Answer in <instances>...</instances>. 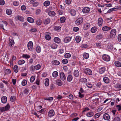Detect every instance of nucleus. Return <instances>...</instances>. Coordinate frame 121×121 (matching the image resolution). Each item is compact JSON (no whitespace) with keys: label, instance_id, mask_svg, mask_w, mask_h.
Returning <instances> with one entry per match:
<instances>
[{"label":"nucleus","instance_id":"obj_6","mask_svg":"<svg viewBox=\"0 0 121 121\" xmlns=\"http://www.w3.org/2000/svg\"><path fill=\"white\" fill-rule=\"evenodd\" d=\"M90 10V8L88 7H84L82 9V12L84 13H88Z\"/></svg>","mask_w":121,"mask_h":121},{"label":"nucleus","instance_id":"obj_18","mask_svg":"<svg viewBox=\"0 0 121 121\" xmlns=\"http://www.w3.org/2000/svg\"><path fill=\"white\" fill-rule=\"evenodd\" d=\"M105 70V67H102L99 69V72L100 73L102 74Z\"/></svg>","mask_w":121,"mask_h":121},{"label":"nucleus","instance_id":"obj_56","mask_svg":"<svg viewBox=\"0 0 121 121\" xmlns=\"http://www.w3.org/2000/svg\"><path fill=\"white\" fill-rule=\"evenodd\" d=\"M8 21L9 23L12 26H13L14 25V23L13 21L11 19H9L8 20Z\"/></svg>","mask_w":121,"mask_h":121},{"label":"nucleus","instance_id":"obj_27","mask_svg":"<svg viewBox=\"0 0 121 121\" xmlns=\"http://www.w3.org/2000/svg\"><path fill=\"white\" fill-rule=\"evenodd\" d=\"M114 87L117 89L121 88V84L119 83H117L114 85Z\"/></svg>","mask_w":121,"mask_h":121},{"label":"nucleus","instance_id":"obj_17","mask_svg":"<svg viewBox=\"0 0 121 121\" xmlns=\"http://www.w3.org/2000/svg\"><path fill=\"white\" fill-rule=\"evenodd\" d=\"M111 28L110 27L107 26H105L103 27L102 28V30L104 31H106L109 30Z\"/></svg>","mask_w":121,"mask_h":121},{"label":"nucleus","instance_id":"obj_24","mask_svg":"<svg viewBox=\"0 0 121 121\" xmlns=\"http://www.w3.org/2000/svg\"><path fill=\"white\" fill-rule=\"evenodd\" d=\"M97 28L95 26L92 27L91 29V31L92 33H95L97 30Z\"/></svg>","mask_w":121,"mask_h":121},{"label":"nucleus","instance_id":"obj_35","mask_svg":"<svg viewBox=\"0 0 121 121\" xmlns=\"http://www.w3.org/2000/svg\"><path fill=\"white\" fill-rule=\"evenodd\" d=\"M36 50L37 52L38 53H39L41 51V49L39 46H38L36 47Z\"/></svg>","mask_w":121,"mask_h":121},{"label":"nucleus","instance_id":"obj_52","mask_svg":"<svg viewBox=\"0 0 121 121\" xmlns=\"http://www.w3.org/2000/svg\"><path fill=\"white\" fill-rule=\"evenodd\" d=\"M26 81L25 80H24L22 82V84L23 86H25L27 84Z\"/></svg>","mask_w":121,"mask_h":121},{"label":"nucleus","instance_id":"obj_63","mask_svg":"<svg viewBox=\"0 0 121 121\" xmlns=\"http://www.w3.org/2000/svg\"><path fill=\"white\" fill-rule=\"evenodd\" d=\"M41 12V10L40 9H38L36 10V13L37 15L39 14Z\"/></svg>","mask_w":121,"mask_h":121},{"label":"nucleus","instance_id":"obj_55","mask_svg":"<svg viewBox=\"0 0 121 121\" xmlns=\"http://www.w3.org/2000/svg\"><path fill=\"white\" fill-rule=\"evenodd\" d=\"M36 31V29L34 28H32L31 30H30V31L31 32H35Z\"/></svg>","mask_w":121,"mask_h":121},{"label":"nucleus","instance_id":"obj_46","mask_svg":"<svg viewBox=\"0 0 121 121\" xmlns=\"http://www.w3.org/2000/svg\"><path fill=\"white\" fill-rule=\"evenodd\" d=\"M56 82L58 86H61L62 84V82L60 80H57L56 81Z\"/></svg>","mask_w":121,"mask_h":121},{"label":"nucleus","instance_id":"obj_40","mask_svg":"<svg viewBox=\"0 0 121 121\" xmlns=\"http://www.w3.org/2000/svg\"><path fill=\"white\" fill-rule=\"evenodd\" d=\"M84 58L86 59L88 58L89 57V55L88 54L86 53H84L83 55Z\"/></svg>","mask_w":121,"mask_h":121},{"label":"nucleus","instance_id":"obj_28","mask_svg":"<svg viewBox=\"0 0 121 121\" xmlns=\"http://www.w3.org/2000/svg\"><path fill=\"white\" fill-rule=\"evenodd\" d=\"M28 21L30 23H33L34 22V20L33 18L30 17H28L27 19Z\"/></svg>","mask_w":121,"mask_h":121},{"label":"nucleus","instance_id":"obj_60","mask_svg":"<svg viewBox=\"0 0 121 121\" xmlns=\"http://www.w3.org/2000/svg\"><path fill=\"white\" fill-rule=\"evenodd\" d=\"M22 56L23 58H28L30 57L29 56L26 54H23Z\"/></svg>","mask_w":121,"mask_h":121},{"label":"nucleus","instance_id":"obj_38","mask_svg":"<svg viewBox=\"0 0 121 121\" xmlns=\"http://www.w3.org/2000/svg\"><path fill=\"white\" fill-rule=\"evenodd\" d=\"M58 73L57 71H54L52 73V75L54 77H56L58 76Z\"/></svg>","mask_w":121,"mask_h":121},{"label":"nucleus","instance_id":"obj_44","mask_svg":"<svg viewBox=\"0 0 121 121\" xmlns=\"http://www.w3.org/2000/svg\"><path fill=\"white\" fill-rule=\"evenodd\" d=\"M120 119L119 117H115L112 121H120Z\"/></svg>","mask_w":121,"mask_h":121},{"label":"nucleus","instance_id":"obj_21","mask_svg":"<svg viewBox=\"0 0 121 121\" xmlns=\"http://www.w3.org/2000/svg\"><path fill=\"white\" fill-rule=\"evenodd\" d=\"M54 40L55 42L57 43H60V39L57 37L54 38Z\"/></svg>","mask_w":121,"mask_h":121},{"label":"nucleus","instance_id":"obj_23","mask_svg":"<svg viewBox=\"0 0 121 121\" xmlns=\"http://www.w3.org/2000/svg\"><path fill=\"white\" fill-rule=\"evenodd\" d=\"M50 20L49 18H47L44 19L43 21V23L44 24H47L50 22Z\"/></svg>","mask_w":121,"mask_h":121},{"label":"nucleus","instance_id":"obj_64","mask_svg":"<svg viewBox=\"0 0 121 121\" xmlns=\"http://www.w3.org/2000/svg\"><path fill=\"white\" fill-rule=\"evenodd\" d=\"M118 39L119 41L121 42V34L118 35Z\"/></svg>","mask_w":121,"mask_h":121},{"label":"nucleus","instance_id":"obj_37","mask_svg":"<svg viewBox=\"0 0 121 121\" xmlns=\"http://www.w3.org/2000/svg\"><path fill=\"white\" fill-rule=\"evenodd\" d=\"M42 23V21L40 19H38L36 20V24L40 25H41Z\"/></svg>","mask_w":121,"mask_h":121},{"label":"nucleus","instance_id":"obj_5","mask_svg":"<svg viewBox=\"0 0 121 121\" xmlns=\"http://www.w3.org/2000/svg\"><path fill=\"white\" fill-rule=\"evenodd\" d=\"M102 58L103 60L106 61H108L110 60V56L104 54L102 56Z\"/></svg>","mask_w":121,"mask_h":121},{"label":"nucleus","instance_id":"obj_45","mask_svg":"<svg viewBox=\"0 0 121 121\" xmlns=\"http://www.w3.org/2000/svg\"><path fill=\"white\" fill-rule=\"evenodd\" d=\"M35 79V76H32L30 79V81L31 82H33Z\"/></svg>","mask_w":121,"mask_h":121},{"label":"nucleus","instance_id":"obj_41","mask_svg":"<svg viewBox=\"0 0 121 121\" xmlns=\"http://www.w3.org/2000/svg\"><path fill=\"white\" fill-rule=\"evenodd\" d=\"M17 17L18 20L21 21L23 22L24 21V18L20 16H18Z\"/></svg>","mask_w":121,"mask_h":121},{"label":"nucleus","instance_id":"obj_3","mask_svg":"<svg viewBox=\"0 0 121 121\" xmlns=\"http://www.w3.org/2000/svg\"><path fill=\"white\" fill-rule=\"evenodd\" d=\"M28 49L30 51H32L33 49V43L31 41H30L28 44Z\"/></svg>","mask_w":121,"mask_h":121},{"label":"nucleus","instance_id":"obj_8","mask_svg":"<svg viewBox=\"0 0 121 121\" xmlns=\"http://www.w3.org/2000/svg\"><path fill=\"white\" fill-rule=\"evenodd\" d=\"M84 71L85 73L86 74H88L91 75L92 74V71L89 69H86L84 70Z\"/></svg>","mask_w":121,"mask_h":121},{"label":"nucleus","instance_id":"obj_47","mask_svg":"<svg viewBox=\"0 0 121 121\" xmlns=\"http://www.w3.org/2000/svg\"><path fill=\"white\" fill-rule=\"evenodd\" d=\"M103 35L102 34H100L97 35L96 36V38L98 39H100L103 38Z\"/></svg>","mask_w":121,"mask_h":121},{"label":"nucleus","instance_id":"obj_50","mask_svg":"<svg viewBox=\"0 0 121 121\" xmlns=\"http://www.w3.org/2000/svg\"><path fill=\"white\" fill-rule=\"evenodd\" d=\"M45 38L46 39L48 40H49L51 39L50 36L48 35H46L45 36Z\"/></svg>","mask_w":121,"mask_h":121},{"label":"nucleus","instance_id":"obj_61","mask_svg":"<svg viewBox=\"0 0 121 121\" xmlns=\"http://www.w3.org/2000/svg\"><path fill=\"white\" fill-rule=\"evenodd\" d=\"M62 62L64 64H66L68 63V60L66 59H64L62 61Z\"/></svg>","mask_w":121,"mask_h":121},{"label":"nucleus","instance_id":"obj_33","mask_svg":"<svg viewBox=\"0 0 121 121\" xmlns=\"http://www.w3.org/2000/svg\"><path fill=\"white\" fill-rule=\"evenodd\" d=\"M81 40L80 37L79 36H77L75 38V40L77 43H79Z\"/></svg>","mask_w":121,"mask_h":121},{"label":"nucleus","instance_id":"obj_12","mask_svg":"<svg viewBox=\"0 0 121 121\" xmlns=\"http://www.w3.org/2000/svg\"><path fill=\"white\" fill-rule=\"evenodd\" d=\"M72 37H66L64 39V41L65 43H67L69 42L71 39Z\"/></svg>","mask_w":121,"mask_h":121},{"label":"nucleus","instance_id":"obj_22","mask_svg":"<svg viewBox=\"0 0 121 121\" xmlns=\"http://www.w3.org/2000/svg\"><path fill=\"white\" fill-rule=\"evenodd\" d=\"M104 81L106 83H108L109 82V79L107 77H104L103 78Z\"/></svg>","mask_w":121,"mask_h":121},{"label":"nucleus","instance_id":"obj_1","mask_svg":"<svg viewBox=\"0 0 121 121\" xmlns=\"http://www.w3.org/2000/svg\"><path fill=\"white\" fill-rule=\"evenodd\" d=\"M10 106L9 104H8L7 105L4 107H2L0 108V110L1 112H3L5 111L9 110L10 108Z\"/></svg>","mask_w":121,"mask_h":121},{"label":"nucleus","instance_id":"obj_13","mask_svg":"<svg viewBox=\"0 0 121 121\" xmlns=\"http://www.w3.org/2000/svg\"><path fill=\"white\" fill-rule=\"evenodd\" d=\"M2 103L4 104L7 101V98L5 96H3L1 99Z\"/></svg>","mask_w":121,"mask_h":121},{"label":"nucleus","instance_id":"obj_43","mask_svg":"<svg viewBox=\"0 0 121 121\" xmlns=\"http://www.w3.org/2000/svg\"><path fill=\"white\" fill-rule=\"evenodd\" d=\"M55 30L57 31H60L61 30V27L58 26H55L54 28Z\"/></svg>","mask_w":121,"mask_h":121},{"label":"nucleus","instance_id":"obj_51","mask_svg":"<svg viewBox=\"0 0 121 121\" xmlns=\"http://www.w3.org/2000/svg\"><path fill=\"white\" fill-rule=\"evenodd\" d=\"M11 71L9 69H6L5 71V74H8L10 73H11Z\"/></svg>","mask_w":121,"mask_h":121},{"label":"nucleus","instance_id":"obj_7","mask_svg":"<svg viewBox=\"0 0 121 121\" xmlns=\"http://www.w3.org/2000/svg\"><path fill=\"white\" fill-rule=\"evenodd\" d=\"M103 117L104 120L109 121V120L110 119V116L108 113H105L103 115Z\"/></svg>","mask_w":121,"mask_h":121},{"label":"nucleus","instance_id":"obj_15","mask_svg":"<svg viewBox=\"0 0 121 121\" xmlns=\"http://www.w3.org/2000/svg\"><path fill=\"white\" fill-rule=\"evenodd\" d=\"M73 75L76 77H78L79 75V73L78 70H75L73 73Z\"/></svg>","mask_w":121,"mask_h":121},{"label":"nucleus","instance_id":"obj_34","mask_svg":"<svg viewBox=\"0 0 121 121\" xmlns=\"http://www.w3.org/2000/svg\"><path fill=\"white\" fill-rule=\"evenodd\" d=\"M94 113L92 112H90L87 113L86 114V116L89 117H91L93 116Z\"/></svg>","mask_w":121,"mask_h":121},{"label":"nucleus","instance_id":"obj_26","mask_svg":"<svg viewBox=\"0 0 121 121\" xmlns=\"http://www.w3.org/2000/svg\"><path fill=\"white\" fill-rule=\"evenodd\" d=\"M9 46L11 47L13 44H14V42L13 39H9Z\"/></svg>","mask_w":121,"mask_h":121},{"label":"nucleus","instance_id":"obj_29","mask_svg":"<svg viewBox=\"0 0 121 121\" xmlns=\"http://www.w3.org/2000/svg\"><path fill=\"white\" fill-rule=\"evenodd\" d=\"M50 4V2L48 0H47L45 2L43 3L44 5L45 6H48Z\"/></svg>","mask_w":121,"mask_h":121},{"label":"nucleus","instance_id":"obj_54","mask_svg":"<svg viewBox=\"0 0 121 121\" xmlns=\"http://www.w3.org/2000/svg\"><path fill=\"white\" fill-rule=\"evenodd\" d=\"M6 13L8 15H10L12 13V11L11 10L9 9H7L6 10Z\"/></svg>","mask_w":121,"mask_h":121},{"label":"nucleus","instance_id":"obj_31","mask_svg":"<svg viewBox=\"0 0 121 121\" xmlns=\"http://www.w3.org/2000/svg\"><path fill=\"white\" fill-rule=\"evenodd\" d=\"M117 8H114L111 9L109 10L107 12V13H109L113 11H115L117 10Z\"/></svg>","mask_w":121,"mask_h":121},{"label":"nucleus","instance_id":"obj_11","mask_svg":"<svg viewBox=\"0 0 121 121\" xmlns=\"http://www.w3.org/2000/svg\"><path fill=\"white\" fill-rule=\"evenodd\" d=\"M60 79L62 80H64L66 79V77L64 73L61 72L60 74Z\"/></svg>","mask_w":121,"mask_h":121},{"label":"nucleus","instance_id":"obj_30","mask_svg":"<svg viewBox=\"0 0 121 121\" xmlns=\"http://www.w3.org/2000/svg\"><path fill=\"white\" fill-rule=\"evenodd\" d=\"M80 81L81 82L84 83H86L87 81L86 79L85 78H80Z\"/></svg>","mask_w":121,"mask_h":121},{"label":"nucleus","instance_id":"obj_20","mask_svg":"<svg viewBox=\"0 0 121 121\" xmlns=\"http://www.w3.org/2000/svg\"><path fill=\"white\" fill-rule=\"evenodd\" d=\"M115 64L116 66L118 67L121 66V63L119 61H116L115 62Z\"/></svg>","mask_w":121,"mask_h":121},{"label":"nucleus","instance_id":"obj_53","mask_svg":"<svg viewBox=\"0 0 121 121\" xmlns=\"http://www.w3.org/2000/svg\"><path fill=\"white\" fill-rule=\"evenodd\" d=\"M60 22L61 23H63L65 21V17H61L60 18Z\"/></svg>","mask_w":121,"mask_h":121},{"label":"nucleus","instance_id":"obj_14","mask_svg":"<svg viewBox=\"0 0 121 121\" xmlns=\"http://www.w3.org/2000/svg\"><path fill=\"white\" fill-rule=\"evenodd\" d=\"M90 27V24L88 23H86L84 25L83 28L84 30L87 29Z\"/></svg>","mask_w":121,"mask_h":121},{"label":"nucleus","instance_id":"obj_59","mask_svg":"<svg viewBox=\"0 0 121 121\" xmlns=\"http://www.w3.org/2000/svg\"><path fill=\"white\" fill-rule=\"evenodd\" d=\"M41 66L40 65H37L35 66V69L36 70L39 69L40 68Z\"/></svg>","mask_w":121,"mask_h":121},{"label":"nucleus","instance_id":"obj_9","mask_svg":"<svg viewBox=\"0 0 121 121\" xmlns=\"http://www.w3.org/2000/svg\"><path fill=\"white\" fill-rule=\"evenodd\" d=\"M55 112L53 110H50L48 113V116L50 117L53 116L54 115Z\"/></svg>","mask_w":121,"mask_h":121},{"label":"nucleus","instance_id":"obj_2","mask_svg":"<svg viewBox=\"0 0 121 121\" xmlns=\"http://www.w3.org/2000/svg\"><path fill=\"white\" fill-rule=\"evenodd\" d=\"M83 19L82 17H80L78 18L75 21V23L77 25L81 24L83 22Z\"/></svg>","mask_w":121,"mask_h":121},{"label":"nucleus","instance_id":"obj_48","mask_svg":"<svg viewBox=\"0 0 121 121\" xmlns=\"http://www.w3.org/2000/svg\"><path fill=\"white\" fill-rule=\"evenodd\" d=\"M15 96H13L11 97L10 98V100L11 101L13 102L15 101Z\"/></svg>","mask_w":121,"mask_h":121},{"label":"nucleus","instance_id":"obj_36","mask_svg":"<svg viewBox=\"0 0 121 121\" xmlns=\"http://www.w3.org/2000/svg\"><path fill=\"white\" fill-rule=\"evenodd\" d=\"M13 69L14 71L16 73L18 72V66L17 65L14 66L13 67Z\"/></svg>","mask_w":121,"mask_h":121},{"label":"nucleus","instance_id":"obj_10","mask_svg":"<svg viewBox=\"0 0 121 121\" xmlns=\"http://www.w3.org/2000/svg\"><path fill=\"white\" fill-rule=\"evenodd\" d=\"M103 20L101 17L98 18V25L99 26H101L102 24Z\"/></svg>","mask_w":121,"mask_h":121},{"label":"nucleus","instance_id":"obj_49","mask_svg":"<svg viewBox=\"0 0 121 121\" xmlns=\"http://www.w3.org/2000/svg\"><path fill=\"white\" fill-rule=\"evenodd\" d=\"M25 62V61L23 60H19L18 62V64L19 65H21Z\"/></svg>","mask_w":121,"mask_h":121},{"label":"nucleus","instance_id":"obj_16","mask_svg":"<svg viewBox=\"0 0 121 121\" xmlns=\"http://www.w3.org/2000/svg\"><path fill=\"white\" fill-rule=\"evenodd\" d=\"M48 14L49 16H55L56 13L54 11H51L48 13Z\"/></svg>","mask_w":121,"mask_h":121},{"label":"nucleus","instance_id":"obj_19","mask_svg":"<svg viewBox=\"0 0 121 121\" xmlns=\"http://www.w3.org/2000/svg\"><path fill=\"white\" fill-rule=\"evenodd\" d=\"M52 64L56 65H59L60 64V62L57 60L53 61H52Z\"/></svg>","mask_w":121,"mask_h":121},{"label":"nucleus","instance_id":"obj_25","mask_svg":"<svg viewBox=\"0 0 121 121\" xmlns=\"http://www.w3.org/2000/svg\"><path fill=\"white\" fill-rule=\"evenodd\" d=\"M51 48L53 49H56L57 47V45L55 43H53L51 45Z\"/></svg>","mask_w":121,"mask_h":121},{"label":"nucleus","instance_id":"obj_32","mask_svg":"<svg viewBox=\"0 0 121 121\" xmlns=\"http://www.w3.org/2000/svg\"><path fill=\"white\" fill-rule=\"evenodd\" d=\"M72 76L70 75H69L67 77V80L69 82L71 81L72 80Z\"/></svg>","mask_w":121,"mask_h":121},{"label":"nucleus","instance_id":"obj_39","mask_svg":"<svg viewBox=\"0 0 121 121\" xmlns=\"http://www.w3.org/2000/svg\"><path fill=\"white\" fill-rule=\"evenodd\" d=\"M70 13L73 16H74L76 14V11L74 9H71L70 10Z\"/></svg>","mask_w":121,"mask_h":121},{"label":"nucleus","instance_id":"obj_4","mask_svg":"<svg viewBox=\"0 0 121 121\" xmlns=\"http://www.w3.org/2000/svg\"><path fill=\"white\" fill-rule=\"evenodd\" d=\"M116 33V30L115 29H112L111 31L110 35L111 38L115 36Z\"/></svg>","mask_w":121,"mask_h":121},{"label":"nucleus","instance_id":"obj_57","mask_svg":"<svg viewBox=\"0 0 121 121\" xmlns=\"http://www.w3.org/2000/svg\"><path fill=\"white\" fill-rule=\"evenodd\" d=\"M65 56L66 58H68L70 57L71 55L69 53H66L65 54Z\"/></svg>","mask_w":121,"mask_h":121},{"label":"nucleus","instance_id":"obj_58","mask_svg":"<svg viewBox=\"0 0 121 121\" xmlns=\"http://www.w3.org/2000/svg\"><path fill=\"white\" fill-rule=\"evenodd\" d=\"M35 69V66L32 65L30 67V70L31 71H34Z\"/></svg>","mask_w":121,"mask_h":121},{"label":"nucleus","instance_id":"obj_62","mask_svg":"<svg viewBox=\"0 0 121 121\" xmlns=\"http://www.w3.org/2000/svg\"><path fill=\"white\" fill-rule=\"evenodd\" d=\"M24 92L26 94H28L29 92L28 89L27 88L25 89L24 91Z\"/></svg>","mask_w":121,"mask_h":121},{"label":"nucleus","instance_id":"obj_42","mask_svg":"<svg viewBox=\"0 0 121 121\" xmlns=\"http://www.w3.org/2000/svg\"><path fill=\"white\" fill-rule=\"evenodd\" d=\"M45 85L46 86H48L49 85V80L48 78H47L45 79Z\"/></svg>","mask_w":121,"mask_h":121}]
</instances>
